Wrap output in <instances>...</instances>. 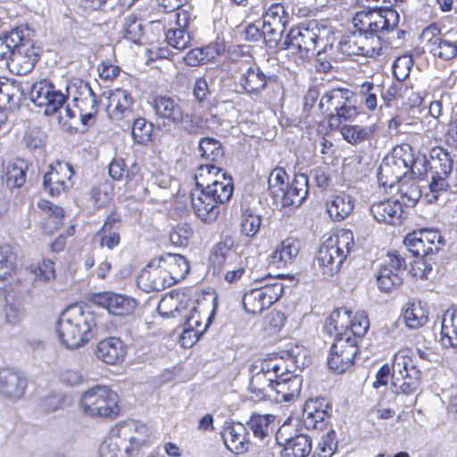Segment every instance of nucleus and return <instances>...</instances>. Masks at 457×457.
<instances>
[{"label": "nucleus", "instance_id": "423d86ee", "mask_svg": "<svg viewBox=\"0 0 457 457\" xmlns=\"http://www.w3.org/2000/svg\"><path fill=\"white\" fill-rule=\"evenodd\" d=\"M289 371V364L282 356H271L255 361L251 366L250 391L259 400H269L276 378Z\"/></svg>", "mask_w": 457, "mask_h": 457}, {"label": "nucleus", "instance_id": "6ab92c4d", "mask_svg": "<svg viewBox=\"0 0 457 457\" xmlns=\"http://www.w3.org/2000/svg\"><path fill=\"white\" fill-rule=\"evenodd\" d=\"M76 88L77 95L73 96V106L79 113L82 124L89 125L94 121L97 112L96 96L86 82L79 81Z\"/></svg>", "mask_w": 457, "mask_h": 457}, {"label": "nucleus", "instance_id": "9d476101", "mask_svg": "<svg viewBox=\"0 0 457 457\" xmlns=\"http://www.w3.org/2000/svg\"><path fill=\"white\" fill-rule=\"evenodd\" d=\"M421 39L426 42L429 53L436 57L452 60L457 56V32H448L440 36L438 29L430 26L422 31Z\"/></svg>", "mask_w": 457, "mask_h": 457}, {"label": "nucleus", "instance_id": "58836bf2", "mask_svg": "<svg viewBox=\"0 0 457 457\" xmlns=\"http://www.w3.org/2000/svg\"><path fill=\"white\" fill-rule=\"evenodd\" d=\"M412 370H420L413 360L412 350L408 347L399 349L394 355L392 379H402V375L407 376Z\"/></svg>", "mask_w": 457, "mask_h": 457}, {"label": "nucleus", "instance_id": "a878e982", "mask_svg": "<svg viewBox=\"0 0 457 457\" xmlns=\"http://www.w3.org/2000/svg\"><path fill=\"white\" fill-rule=\"evenodd\" d=\"M309 179L305 174H297L295 176L290 185H287L281 195L277 201H279L282 206H299L306 198L308 194Z\"/></svg>", "mask_w": 457, "mask_h": 457}, {"label": "nucleus", "instance_id": "4d7b16f0", "mask_svg": "<svg viewBox=\"0 0 457 457\" xmlns=\"http://www.w3.org/2000/svg\"><path fill=\"white\" fill-rule=\"evenodd\" d=\"M22 41V37L18 29H12L0 37V60L9 61L11 54Z\"/></svg>", "mask_w": 457, "mask_h": 457}, {"label": "nucleus", "instance_id": "a19ab883", "mask_svg": "<svg viewBox=\"0 0 457 457\" xmlns=\"http://www.w3.org/2000/svg\"><path fill=\"white\" fill-rule=\"evenodd\" d=\"M351 324V312L345 309H337L334 311L328 317L326 324V330L330 335L335 336V339L338 337L350 335L349 327Z\"/></svg>", "mask_w": 457, "mask_h": 457}, {"label": "nucleus", "instance_id": "37998d69", "mask_svg": "<svg viewBox=\"0 0 457 457\" xmlns=\"http://www.w3.org/2000/svg\"><path fill=\"white\" fill-rule=\"evenodd\" d=\"M431 172L451 176L453 170V159L449 152L441 147H433L429 153Z\"/></svg>", "mask_w": 457, "mask_h": 457}, {"label": "nucleus", "instance_id": "5fc2aeb1", "mask_svg": "<svg viewBox=\"0 0 457 457\" xmlns=\"http://www.w3.org/2000/svg\"><path fill=\"white\" fill-rule=\"evenodd\" d=\"M16 256L11 246H0V281L6 280L15 270Z\"/></svg>", "mask_w": 457, "mask_h": 457}, {"label": "nucleus", "instance_id": "6e6552de", "mask_svg": "<svg viewBox=\"0 0 457 457\" xmlns=\"http://www.w3.org/2000/svg\"><path fill=\"white\" fill-rule=\"evenodd\" d=\"M118 395L104 386H96L87 390L80 404L86 414L91 417L115 418L120 412Z\"/></svg>", "mask_w": 457, "mask_h": 457}, {"label": "nucleus", "instance_id": "0eeeda50", "mask_svg": "<svg viewBox=\"0 0 457 457\" xmlns=\"http://www.w3.org/2000/svg\"><path fill=\"white\" fill-rule=\"evenodd\" d=\"M303 352V357L305 351L295 347L292 349L291 353H287L286 361L289 364V371H285V375L276 378L272 393L269 400L277 403L289 402L297 397L302 388V378L292 374V368L303 369L306 362L300 358V353Z\"/></svg>", "mask_w": 457, "mask_h": 457}, {"label": "nucleus", "instance_id": "13d9d810", "mask_svg": "<svg viewBox=\"0 0 457 457\" xmlns=\"http://www.w3.org/2000/svg\"><path fill=\"white\" fill-rule=\"evenodd\" d=\"M194 235L193 228L187 222L178 223L170 232V240L177 246H186Z\"/></svg>", "mask_w": 457, "mask_h": 457}, {"label": "nucleus", "instance_id": "1a4fd4ad", "mask_svg": "<svg viewBox=\"0 0 457 457\" xmlns=\"http://www.w3.org/2000/svg\"><path fill=\"white\" fill-rule=\"evenodd\" d=\"M283 291V283L275 278L271 283L246 292L243 297L244 307L249 313L259 314L277 302Z\"/></svg>", "mask_w": 457, "mask_h": 457}, {"label": "nucleus", "instance_id": "7ed1b4c3", "mask_svg": "<svg viewBox=\"0 0 457 457\" xmlns=\"http://www.w3.org/2000/svg\"><path fill=\"white\" fill-rule=\"evenodd\" d=\"M327 33L326 29L317 25L293 28L282 42L281 49L287 51V56L295 63H303L325 49L324 36Z\"/></svg>", "mask_w": 457, "mask_h": 457}, {"label": "nucleus", "instance_id": "b1692460", "mask_svg": "<svg viewBox=\"0 0 457 457\" xmlns=\"http://www.w3.org/2000/svg\"><path fill=\"white\" fill-rule=\"evenodd\" d=\"M126 354V344L120 338L115 337L101 340L96 348V358L111 365L121 362Z\"/></svg>", "mask_w": 457, "mask_h": 457}, {"label": "nucleus", "instance_id": "f3484780", "mask_svg": "<svg viewBox=\"0 0 457 457\" xmlns=\"http://www.w3.org/2000/svg\"><path fill=\"white\" fill-rule=\"evenodd\" d=\"M28 380L18 370L4 368L0 369V395L11 402L22 399L26 394Z\"/></svg>", "mask_w": 457, "mask_h": 457}, {"label": "nucleus", "instance_id": "c85d7f7f", "mask_svg": "<svg viewBox=\"0 0 457 457\" xmlns=\"http://www.w3.org/2000/svg\"><path fill=\"white\" fill-rule=\"evenodd\" d=\"M300 250L299 241L288 237L281 241L270 256V263L277 268H284L291 264L297 257Z\"/></svg>", "mask_w": 457, "mask_h": 457}, {"label": "nucleus", "instance_id": "412c9836", "mask_svg": "<svg viewBox=\"0 0 457 457\" xmlns=\"http://www.w3.org/2000/svg\"><path fill=\"white\" fill-rule=\"evenodd\" d=\"M328 403L325 398L310 399L303 410V422L307 429L322 430L328 419Z\"/></svg>", "mask_w": 457, "mask_h": 457}, {"label": "nucleus", "instance_id": "338daca9", "mask_svg": "<svg viewBox=\"0 0 457 457\" xmlns=\"http://www.w3.org/2000/svg\"><path fill=\"white\" fill-rule=\"evenodd\" d=\"M131 134L136 142L145 144L152 139V123L146 121L144 118L134 120Z\"/></svg>", "mask_w": 457, "mask_h": 457}, {"label": "nucleus", "instance_id": "603ef678", "mask_svg": "<svg viewBox=\"0 0 457 457\" xmlns=\"http://www.w3.org/2000/svg\"><path fill=\"white\" fill-rule=\"evenodd\" d=\"M262 216L253 209H245L242 213L241 232L246 237H253L260 230Z\"/></svg>", "mask_w": 457, "mask_h": 457}, {"label": "nucleus", "instance_id": "de8ad7c7", "mask_svg": "<svg viewBox=\"0 0 457 457\" xmlns=\"http://www.w3.org/2000/svg\"><path fill=\"white\" fill-rule=\"evenodd\" d=\"M403 316L405 325L411 329L423 327L428 320V312L420 302L408 303Z\"/></svg>", "mask_w": 457, "mask_h": 457}, {"label": "nucleus", "instance_id": "09e8293b", "mask_svg": "<svg viewBox=\"0 0 457 457\" xmlns=\"http://www.w3.org/2000/svg\"><path fill=\"white\" fill-rule=\"evenodd\" d=\"M274 420V415L253 414L246 423L247 430L250 429L254 437L262 440L273 431L271 423Z\"/></svg>", "mask_w": 457, "mask_h": 457}, {"label": "nucleus", "instance_id": "7c9ffc66", "mask_svg": "<svg viewBox=\"0 0 457 457\" xmlns=\"http://www.w3.org/2000/svg\"><path fill=\"white\" fill-rule=\"evenodd\" d=\"M240 261V255L233 249L230 240L217 243L212 250L210 263L214 272H220V270L230 264L231 262Z\"/></svg>", "mask_w": 457, "mask_h": 457}, {"label": "nucleus", "instance_id": "3c124183", "mask_svg": "<svg viewBox=\"0 0 457 457\" xmlns=\"http://www.w3.org/2000/svg\"><path fill=\"white\" fill-rule=\"evenodd\" d=\"M420 378V371L412 370L409 375H402V379H392V386L396 394L411 395L419 388Z\"/></svg>", "mask_w": 457, "mask_h": 457}, {"label": "nucleus", "instance_id": "6e6d98bb", "mask_svg": "<svg viewBox=\"0 0 457 457\" xmlns=\"http://www.w3.org/2000/svg\"><path fill=\"white\" fill-rule=\"evenodd\" d=\"M54 87L53 84L45 79L35 82L30 88V100L37 106L46 105V103H49L47 99L50 97L49 95Z\"/></svg>", "mask_w": 457, "mask_h": 457}, {"label": "nucleus", "instance_id": "69168bd1", "mask_svg": "<svg viewBox=\"0 0 457 457\" xmlns=\"http://www.w3.org/2000/svg\"><path fill=\"white\" fill-rule=\"evenodd\" d=\"M27 165L23 162L8 167L6 185L10 188H19L26 182Z\"/></svg>", "mask_w": 457, "mask_h": 457}, {"label": "nucleus", "instance_id": "0e129e2a", "mask_svg": "<svg viewBox=\"0 0 457 457\" xmlns=\"http://www.w3.org/2000/svg\"><path fill=\"white\" fill-rule=\"evenodd\" d=\"M28 270L33 275L35 280L47 281L55 276L54 262L50 260H43L41 262L31 264Z\"/></svg>", "mask_w": 457, "mask_h": 457}, {"label": "nucleus", "instance_id": "5701e85b", "mask_svg": "<svg viewBox=\"0 0 457 457\" xmlns=\"http://www.w3.org/2000/svg\"><path fill=\"white\" fill-rule=\"evenodd\" d=\"M225 445L235 453L248 450L250 445L247 428L240 422L228 423L221 434Z\"/></svg>", "mask_w": 457, "mask_h": 457}, {"label": "nucleus", "instance_id": "a211bd4d", "mask_svg": "<svg viewBox=\"0 0 457 457\" xmlns=\"http://www.w3.org/2000/svg\"><path fill=\"white\" fill-rule=\"evenodd\" d=\"M94 303L117 316H127L134 312L137 301L128 295L114 292H102L94 295Z\"/></svg>", "mask_w": 457, "mask_h": 457}, {"label": "nucleus", "instance_id": "e2e57ef3", "mask_svg": "<svg viewBox=\"0 0 457 457\" xmlns=\"http://www.w3.org/2000/svg\"><path fill=\"white\" fill-rule=\"evenodd\" d=\"M380 92L378 86L372 82H363L360 86V96L361 102L369 111H374L378 106V93Z\"/></svg>", "mask_w": 457, "mask_h": 457}, {"label": "nucleus", "instance_id": "680f3d73", "mask_svg": "<svg viewBox=\"0 0 457 457\" xmlns=\"http://www.w3.org/2000/svg\"><path fill=\"white\" fill-rule=\"evenodd\" d=\"M358 114L357 108L354 105L353 98H350L341 109H338L328 119L329 126L337 127L343 121L353 120Z\"/></svg>", "mask_w": 457, "mask_h": 457}, {"label": "nucleus", "instance_id": "79ce46f5", "mask_svg": "<svg viewBox=\"0 0 457 457\" xmlns=\"http://www.w3.org/2000/svg\"><path fill=\"white\" fill-rule=\"evenodd\" d=\"M441 341L445 346L457 347V310L445 312L441 324Z\"/></svg>", "mask_w": 457, "mask_h": 457}, {"label": "nucleus", "instance_id": "ea45409f", "mask_svg": "<svg viewBox=\"0 0 457 457\" xmlns=\"http://www.w3.org/2000/svg\"><path fill=\"white\" fill-rule=\"evenodd\" d=\"M377 124L368 126L361 125H344L341 128V135L345 140L352 145H358L366 140L372 139L378 131Z\"/></svg>", "mask_w": 457, "mask_h": 457}, {"label": "nucleus", "instance_id": "e433bc0d", "mask_svg": "<svg viewBox=\"0 0 457 457\" xmlns=\"http://www.w3.org/2000/svg\"><path fill=\"white\" fill-rule=\"evenodd\" d=\"M239 84L247 94H258L267 84V77L258 66H250L241 74Z\"/></svg>", "mask_w": 457, "mask_h": 457}, {"label": "nucleus", "instance_id": "864d4df0", "mask_svg": "<svg viewBox=\"0 0 457 457\" xmlns=\"http://www.w3.org/2000/svg\"><path fill=\"white\" fill-rule=\"evenodd\" d=\"M449 177L431 172V180L428 184L429 192L426 194L428 202L433 203L436 201L441 194L445 193L449 189Z\"/></svg>", "mask_w": 457, "mask_h": 457}, {"label": "nucleus", "instance_id": "49530a36", "mask_svg": "<svg viewBox=\"0 0 457 457\" xmlns=\"http://www.w3.org/2000/svg\"><path fill=\"white\" fill-rule=\"evenodd\" d=\"M219 55V50L213 46L196 47L191 49L184 56V61L188 66H200L213 61Z\"/></svg>", "mask_w": 457, "mask_h": 457}, {"label": "nucleus", "instance_id": "f257e3e1", "mask_svg": "<svg viewBox=\"0 0 457 457\" xmlns=\"http://www.w3.org/2000/svg\"><path fill=\"white\" fill-rule=\"evenodd\" d=\"M149 440L145 424L127 420L116 423L100 446V457H136Z\"/></svg>", "mask_w": 457, "mask_h": 457}, {"label": "nucleus", "instance_id": "4468645a", "mask_svg": "<svg viewBox=\"0 0 457 457\" xmlns=\"http://www.w3.org/2000/svg\"><path fill=\"white\" fill-rule=\"evenodd\" d=\"M137 286L145 292L161 291L172 286V280L160 259L151 261L137 276Z\"/></svg>", "mask_w": 457, "mask_h": 457}, {"label": "nucleus", "instance_id": "f03ea898", "mask_svg": "<svg viewBox=\"0 0 457 457\" xmlns=\"http://www.w3.org/2000/svg\"><path fill=\"white\" fill-rule=\"evenodd\" d=\"M97 317L81 305H70L56 321V332L61 342L69 349L87 345L96 335Z\"/></svg>", "mask_w": 457, "mask_h": 457}, {"label": "nucleus", "instance_id": "9b49d317", "mask_svg": "<svg viewBox=\"0 0 457 457\" xmlns=\"http://www.w3.org/2000/svg\"><path fill=\"white\" fill-rule=\"evenodd\" d=\"M358 352L357 341L350 335L338 337L331 345L328 365L332 370L342 373L353 363Z\"/></svg>", "mask_w": 457, "mask_h": 457}, {"label": "nucleus", "instance_id": "20e7f679", "mask_svg": "<svg viewBox=\"0 0 457 457\" xmlns=\"http://www.w3.org/2000/svg\"><path fill=\"white\" fill-rule=\"evenodd\" d=\"M354 246L353 234L348 229H340L320 245L314 266L323 278L337 274L344 261Z\"/></svg>", "mask_w": 457, "mask_h": 457}, {"label": "nucleus", "instance_id": "8fccbe9b", "mask_svg": "<svg viewBox=\"0 0 457 457\" xmlns=\"http://www.w3.org/2000/svg\"><path fill=\"white\" fill-rule=\"evenodd\" d=\"M234 187L232 178L224 180H216L206 186L205 191L218 203V204L228 202L233 194Z\"/></svg>", "mask_w": 457, "mask_h": 457}, {"label": "nucleus", "instance_id": "393cba45", "mask_svg": "<svg viewBox=\"0 0 457 457\" xmlns=\"http://www.w3.org/2000/svg\"><path fill=\"white\" fill-rule=\"evenodd\" d=\"M153 108L155 115L163 120L164 123L167 121L170 124L179 125L182 124L185 119L182 107L174 98L156 96L153 101Z\"/></svg>", "mask_w": 457, "mask_h": 457}, {"label": "nucleus", "instance_id": "72a5a7b5", "mask_svg": "<svg viewBox=\"0 0 457 457\" xmlns=\"http://www.w3.org/2000/svg\"><path fill=\"white\" fill-rule=\"evenodd\" d=\"M353 98V93L348 89L335 88L323 95L319 106L329 118L350 99Z\"/></svg>", "mask_w": 457, "mask_h": 457}, {"label": "nucleus", "instance_id": "c756f323", "mask_svg": "<svg viewBox=\"0 0 457 457\" xmlns=\"http://www.w3.org/2000/svg\"><path fill=\"white\" fill-rule=\"evenodd\" d=\"M276 438L279 445H284L287 456L307 457L312 452V439L306 435L300 434L292 438H283L282 429H279Z\"/></svg>", "mask_w": 457, "mask_h": 457}, {"label": "nucleus", "instance_id": "052dcab7", "mask_svg": "<svg viewBox=\"0 0 457 457\" xmlns=\"http://www.w3.org/2000/svg\"><path fill=\"white\" fill-rule=\"evenodd\" d=\"M167 43L175 49L183 51L191 46L188 31L181 29H170L166 32Z\"/></svg>", "mask_w": 457, "mask_h": 457}, {"label": "nucleus", "instance_id": "bf43d9fd", "mask_svg": "<svg viewBox=\"0 0 457 457\" xmlns=\"http://www.w3.org/2000/svg\"><path fill=\"white\" fill-rule=\"evenodd\" d=\"M398 193L403 205L413 206L420 198L421 191L415 182L402 181L399 183Z\"/></svg>", "mask_w": 457, "mask_h": 457}, {"label": "nucleus", "instance_id": "c03bdc74", "mask_svg": "<svg viewBox=\"0 0 457 457\" xmlns=\"http://www.w3.org/2000/svg\"><path fill=\"white\" fill-rule=\"evenodd\" d=\"M228 178H230V176H227L221 168L214 163L200 165L195 176L196 187L204 189L206 188V186L212 184L216 180H224V179Z\"/></svg>", "mask_w": 457, "mask_h": 457}, {"label": "nucleus", "instance_id": "774afa93", "mask_svg": "<svg viewBox=\"0 0 457 457\" xmlns=\"http://www.w3.org/2000/svg\"><path fill=\"white\" fill-rule=\"evenodd\" d=\"M336 448V433L333 429H330L322 436L313 457H331Z\"/></svg>", "mask_w": 457, "mask_h": 457}, {"label": "nucleus", "instance_id": "473e14b6", "mask_svg": "<svg viewBox=\"0 0 457 457\" xmlns=\"http://www.w3.org/2000/svg\"><path fill=\"white\" fill-rule=\"evenodd\" d=\"M370 31H361L356 29V31L342 37L338 49L346 55H362L364 56L366 35H376Z\"/></svg>", "mask_w": 457, "mask_h": 457}, {"label": "nucleus", "instance_id": "2f4dec72", "mask_svg": "<svg viewBox=\"0 0 457 457\" xmlns=\"http://www.w3.org/2000/svg\"><path fill=\"white\" fill-rule=\"evenodd\" d=\"M188 299L184 294L171 291L161 299L157 311L164 318H175L183 314Z\"/></svg>", "mask_w": 457, "mask_h": 457}, {"label": "nucleus", "instance_id": "dca6fc26", "mask_svg": "<svg viewBox=\"0 0 457 457\" xmlns=\"http://www.w3.org/2000/svg\"><path fill=\"white\" fill-rule=\"evenodd\" d=\"M73 174V168L70 163L56 162L44 176L45 190L54 196L66 192L72 187Z\"/></svg>", "mask_w": 457, "mask_h": 457}, {"label": "nucleus", "instance_id": "a18cd8bd", "mask_svg": "<svg viewBox=\"0 0 457 457\" xmlns=\"http://www.w3.org/2000/svg\"><path fill=\"white\" fill-rule=\"evenodd\" d=\"M198 151L202 158L219 163L224 156V149L219 140L213 137H203L198 144Z\"/></svg>", "mask_w": 457, "mask_h": 457}, {"label": "nucleus", "instance_id": "f704fd0d", "mask_svg": "<svg viewBox=\"0 0 457 457\" xmlns=\"http://www.w3.org/2000/svg\"><path fill=\"white\" fill-rule=\"evenodd\" d=\"M159 259L170 275L172 285L183 279L189 272V262L186 257L181 254L168 253Z\"/></svg>", "mask_w": 457, "mask_h": 457}, {"label": "nucleus", "instance_id": "cd10ccee", "mask_svg": "<svg viewBox=\"0 0 457 457\" xmlns=\"http://www.w3.org/2000/svg\"><path fill=\"white\" fill-rule=\"evenodd\" d=\"M370 212L378 222L395 225L400 222L403 209L400 200L389 198L374 203L370 207Z\"/></svg>", "mask_w": 457, "mask_h": 457}, {"label": "nucleus", "instance_id": "ddd939ff", "mask_svg": "<svg viewBox=\"0 0 457 457\" xmlns=\"http://www.w3.org/2000/svg\"><path fill=\"white\" fill-rule=\"evenodd\" d=\"M394 150L391 155H387L382 161L378 171V181L385 188H392L395 185L401 183L402 179L407 178L409 164L400 152Z\"/></svg>", "mask_w": 457, "mask_h": 457}, {"label": "nucleus", "instance_id": "c9c22d12", "mask_svg": "<svg viewBox=\"0 0 457 457\" xmlns=\"http://www.w3.org/2000/svg\"><path fill=\"white\" fill-rule=\"evenodd\" d=\"M37 205L46 220L44 223L45 229L50 233L58 230L62 225L63 209L46 199L38 200Z\"/></svg>", "mask_w": 457, "mask_h": 457}, {"label": "nucleus", "instance_id": "4c0bfd02", "mask_svg": "<svg viewBox=\"0 0 457 457\" xmlns=\"http://www.w3.org/2000/svg\"><path fill=\"white\" fill-rule=\"evenodd\" d=\"M353 206V197L341 192L327 203V211L333 220L341 221L352 213Z\"/></svg>", "mask_w": 457, "mask_h": 457}, {"label": "nucleus", "instance_id": "39448f33", "mask_svg": "<svg viewBox=\"0 0 457 457\" xmlns=\"http://www.w3.org/2000/svg\"><path fill=\"white\" fill-rule=\"evenodd\" d=\"M363 7L353 18L355 29L361 31L386 34L393 31L399 23L398 12L380 4V0H357Z\"/></svg>", "mask_w": 457, "mask_h": 457}, {"label": "nucleus", "instance_id": "f8f14e48", "mask_svg": "<svg viewBox=\"0 0 457 457\" xmlns=\"http://www.w3.org/2000/svg\"><path fill=\"white\" fill-rule=\"evenodd\" d=\"M403 243L414 256L426 257L440 250L443 238L437 230L424 228L408 234Z\"/></svg>", "mask_w": 457, "mask_h": 457}, {"label": "nucleus", "instance_id": "2eb2a0df", "mask_svg": "<svg viewBox=\"0 0 457 457\" xmlns=\"http://www.w3.org/2000/svg\"><path fill=\"white\" fill-rule=\"evenodd\" d=\"M388 261L383 264L377 275L378 287L381 291L390 292L403 282L405 260L396 253H388Z\"/></svg>", "mask_w": 457, "mask_h": 457}, {"label": "nucleus", "instance_id": "bb28decb", "mask_svg": "<svg viewBox=\"0 0 457 457\" xmlns=\"http://www.w3.org/2000/svg\"><path fill=\"white\" fill-rule=\"evenodd\" d=\"M37 60V54L32 47L19 44L13 49L7 65L12 73L21 76L32 71Z\"/></svg>", "mask_w": 457, "mask_h": 457}, {"label": "nucleus", "instance_id": "aec40b11", "mask_svg": "<svg viewBox=\"0 0 457 457\" xmlns=\"http://www.w3.org/2000/svg\"><path fill=\"white\" fill-rule=\"evenodd\" d=\"M132 104V97L128 91L120 88L112 90L108 97L106 107L109 118L117 122L128 120L129 125L133 120Z\"/></svg>", "mask_w": 457, "mask_h": 457}, {"label": "nucleus", "instance_id": "4be33fe9", "mask_svg": "<svg viewBox=\"0 0 457 457\" xmlns=\"http://www.w3.org/2000/svg\"><path fill=\"white\" fill-rule=\"evenodd\" d=\"M191 204L195 215L204 223L211 224L220 213V206L204 188L191 194Z\"/></svg>", "mask_w": 457, "mask_h": 457}]
</instances>
